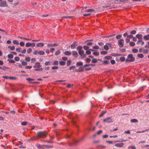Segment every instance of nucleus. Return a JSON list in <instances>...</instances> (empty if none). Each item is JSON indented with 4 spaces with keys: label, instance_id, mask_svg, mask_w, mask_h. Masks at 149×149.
Segmentation results:
<instances>
[{
    "label": "nucleus",
    "instance_id": "nucleus-1",
    "mask_svg": "<svg viewBox=\"0 0 149 149\" xmlns=\"http://www.w3.org/2000/svg\"><path fill=\"white\" fill-rule=\"evenodd\" d=\"M127 58L126 60V62L128 63L129 62H133L134 61L135 59L133 57V55L132 54H129L127 56Z\"/></svg>",
    "mask_w": 149,
    "mask_h": 149
},
{
    "label": "nucleus",
    "instance_id": "nucleus-2",
    "mask_svg": "<svg viewBox=\"0 0 149 149\" xmlns=\"http://www.w3.org/2000/svg\"><path fill=\"white\" fill-rule=\"evenodd\" d=\"M37 136L38 138H45L46 137V134L44 132H39L37 133Z\"/></svg>",
    "mask_w": 149,
    "mask_h": 149
},
{
    "label": "nucleus",
    "instance_id": "nucleus-3",
    "mask_svg": "<svg viewBox=\"0 0 149 149\" xmlns=\"http://www.w3.org/2000/svg\"><path fill=\"white\" fill-rule=\"evenodd\" d=\"M84 138V137H83L79 141L74 140L73 141V142L72 143H70L69 144V145L70 146L73 147L74 146H76L77 144V143L80 142H81V141L83 140Z\"/></svg>",
    "mask_w": 149,
    "mask_h": 149
},
{
    "label": "nucleus",
    "instance_id": "nucleus-4",
    "mask_svg": "<svg viewBox=\"0 0 149 149\" xmlns=\"http://www.w3.org/2000/svg\"><path fill=\"white\" fill-rule=\"evenodd\" d=\"M109 48L111 49L112 48V44L110 43H106L104 47V49L106 50H108L109 49Z\"/></svg>",
    "mask_w": 149,
    "mask_h": 149
},
{
    "label": "nucleus",
    "instance_id": "nucleus-5",
    "mask_svg": "<svg viewBox=\"0 0 149 149\" xmlns=\"http://www.w3.org/2000/svg\"><path fill=\"white\" fill-rule=\"evenodd\" d=\"M124 42V39H121L119 40L118 41V46L120 47H122L124 46L123 42Z\"/></svg>",
    "mask_w": 149,
    "mask_h": 149
},
{
    "label": "nucleus",
    "instance_id": "nucleus-6",
    "mask_svg": "<svg viewBox=\"0 0 149 149\" xmlns=\"http://www.w3.org/2000/svg\"><path fill=\"white\" fill-rule=\"evenodd\" d=\"M103 121L104 122L109 123L110 122H112L113 121L112 119L111 118V117H108L104 119L103 120Z\"/></svg>",
    "mask_w": 149,
    "mask_h": 149
},
{
    "label": "nucleus",
    "instance_id": "nucleus-7",
    "mask_svg": "<svg viewBox=\"0 0 149 149\" xmlns=\"http://www.w3.org/2000/svg\"><path fill=\"white\" fill-rule=\"evenodd\" d=\"M6 2L5 1H3L0 2V6L1 7H5L7 6Z\"/></svg>",
    "mask_w": 149,
    "mask_h": 149
},
{
    "label": "nucleus",
    "instance_id": "nucleus-8",
    "mask_svg": "<svg viewBox=\"0 0 149 149\" xmlns=\"http://www.w3.org/2000/svg\"><path fill=\"white\" fill-rule=\"evenodd\" d=\"M40 67V64L38 62H36L35 63V65H34L33 66V68H39Z\"/></svg>",
    "mask_w": 149,
    "mask_h": 149
},
{
    "label": "nucleus",
    "instance_id": "nucleus-9",
    "mask_svg": "<svg viewBox=\"0 0 149 149\" xmlns=\"http://www.w3.org/2000/svg\"><path fill=\"white\" fill-rule=\"evenodd\" d=\"M124 145V143H118L116 144L115 146L118 147H122Z\"/></svg>",
    "mask_w": 149,
    "mask_h": 149
},
{
    "label": "nucleus",
    "instance_id": "nucleus-10",
    "mask_svg": "<svg viewBox=\"0 0 149 149\" xmlns=\"http://www.w3.org/2000/svg\"><path fill=\"white\" fill-rule=\"evenodd\" d=\"M72 55L75 57H77L78 56V54L77 52L75 51H72Z\"/></svg>",
    "mask_w": 149,
    "mask_h": 149
},
{
    "label": "nucleus",
    "instance_id": "nucleus-11",
    "mask_svg": "<svg viewBox=\"0 0 149 149\" xmlns=\"http://www.w3.org/2000/svg\"><path fill=\"white\" fill-rule=\"evenodd\" d=\"M136 37L139 39L142 40L143 36L141 34H138L136 35Z\"/></svg>",
    "mask_w": 149,
    "mask_h": 149
},
{
    "label": "nucleus",
    "instance_id": "nucleus-12",
    "mask_svg": "<svg viewBox=\"0 0 149 149\" xmlns=\"http://www.w3.org/2000/svg\"><path fill=\"white\" fill-rule=\"evenodd\" d=\"M64 54L66 55L70 56L71 54L72 53L69 51H66L64 52Z\"/></svg>",
    "mask_w": 149,
    "mask_h": 149
},
{
    "label": "nucleus",
    "instance_id": "nucleus-13",
    "mask_svg": "<svg viewBox=\"0 0 149 149\" xmlns=\"http://www.w3.org/2000/svg\"><path fill=\"white\" fill-rule=\"evenodd\" d=\"M44 46V44L42 42L39 43L37 44V47H42Z\"/></svg>",
    "mask_w": 149,
    "mask_h": 149
},
{
    "label": "nucleus",
    "instance_id": "nucleus-14",
    "mask_svg": "<svg viewBox=\"0 0 149 149\" xmlns=\"http://www.w3.org/2000/svg\"><path fill=\"white\" fill-rule=\"evenodd\" d=\"M143 38L146 40H149V34L144 36L143 37Z\"/></svg>",
    "mask_w": 149,
    "mask_h": 149
},
{
    "label": "nucleus",
    "instance_id": "nucleus-15",
    "mask_svg": "<svg viewBox=\"0 0 149 149\" xmlns=\"http://www.w3.org/2000/svg\"><path fill=\"white\" fill-rule=\"evenodd\" d=\"M83 47L81 46H79L77 48V49L79 51V52L82 50Z\"/></svg>",
    "mask_w": 149,
    "mask_h": 149
},
{
    "label": "nucleus",
    "instance_id": "nucleus-16",
    "mask_svg": "<svg viewBox=\"0 0 149 149\" xmlns=\"http://www.w3.org/2000/svg\"><path fill=\"white\" fill-rule=\"evenodd\" d=\"M76 65L77 66H81L83 65V63L81 62H78L76 63Z\"/></svg>",
    "mask_w": 149,
    "mask_h": 149
},
{
    "label": "nucleus",
    "instance_id": "nucleus-17",
    "mask_svg": "<svg viewBox=\"0 0 149 149\" xmlns=\"http://www.w3.org/2000/svg\"><path fill=\"white\" fill-rule=\"evenodd\" d=\"M110 64L109 62L107 61H103V64L104 65H108Z\"/></svg>",
    "mask_w": 149,
    "mask_h": 149
},
{
    "label": "nucleus",
    "instance_id": "nucleus-18",
    "mask_svg": "<svg viewBox=\"0 0 149 149\" xmlns=\"http://www.w3.org/2000/svg\"><path fill=\"white\" fill-rule=\"evenodd\" d=\"M130 121L132 123H138V120L137 119H133L130 120Z\"/></svg>",
    "mask_w": 149,
    "mask_h": 149
},
{
    "label": "nucleus",
    "instance_id": "nucleus-19",
    "mask_svg": "<svg viewBox=\"0 0 149 149\" xmlns=\"http://www.w3.org/2000/svg\"><path fill=\"white\" fill-rule=\"evenodd\" d=\"M106 112V111H103L102 112L101 114L99 116V117L100 118L102 117Z\"/></svg>",
    "mask_w": 149,
    "mask_h": 149
},
{
    "label": "nucleus",
    "instance_id": "nucleus-20",
    "mask_svg": "<svg viewBox=\"0 0 149 149\" xmlns=\"http://www.w3.org/2000/svg\"><path fill=\"white\" fill-rule=\"evenodd\" d=\"M65 62L62 61H60L59 62V64L61 65H65Z\"/></svg>",
    "mask_w": 149,
    "mask_h": 149
},
{
    "label": "nucleus",
    "instance_id": "nucleus-21",
    "mask_svg": "<svg viewBox=\"0 0 149 149\" xmlns=\"http://www.w3.org/2000/svg\"><path fill=\"white\" fill-rule=\"evenodd\" d=\"M71 63V61L70 60H68L67 62V65L68 66L70 65Z\"/></svg>",
    "mask_w": 149,
    "mask_h": 149
},
{
    "label": "nucleus",
    "instance_id": "nucleus-22",
    "mask_svg": "<svg viewBox=\"0 0 149 149\" xmlns=\"http://www.w3.org/2000/svg\"><path fill=\"white\" fill-rule=\"evenodd\" d=\"M105 59L107 60H109L112 58V57L111 56H107L104 57Z\"/></svg>",
    "mask_w": 149,
    "mask_h": 149
},
{
    "label": "nucleus",
    "instance_id": "nucleus-23",
    "mask_svg": "<svg viewBox=\"0 0 149 149\" xmlns=\"http://www.w3.org/2000/svg\"><path fill=\"white\" fill-rule=\"evenodd\" d=\"M8 48H9V49H10L11 50H13L15 49V47L14 46H9L8 47Z\"/></svg>",
    "mask_w": 149,
    "mask_h": 149
},
{
    "label": "nucleus",
    "instance_id": "nucleus-24",
    "mask_svg": "<svg viewBox=\"0 0 149 149\" xmlns=\"http://www.w3.org/2000/svg\"><path fill=\"white\" fill-rule=\"evenodd\" d=\"M32 45V44L29 43V42H27L26 43L25 46L26 47H28L30 46H31Z\"/></svg>",
    "mask_w": 149,
    "mask_h": 149
},
{
    "label": "nucleus",
    "instance_id": "nucleus-25",
    "mask_svg": "<svg viewBox=\"0 0 149 149\" xmlns=\"http://www.w3.org/2000/svg\"><path fill=\"white\" fill-rule=\"evenodd\" d=\"M137 56L140 58H143L144 57L143 55L141 54H139L137 55Z\"/></svg>",
    "mask_w": 149,
    "mask_h": 149
},
{
    "label": "nucleus",
    "instance_id": "nucleus-26",
    "mask_svg": "<svg viewBox=\"0 0 149 149\" xmlns=\"http://www.w3.org/2000/svg\"><path fill=\"white\" fill-rule=\"evenodd\" d=\"M93 55H95V56H98L99 55V53L97 52H94L93 53Z\"/></svg>",
    "mask_w": 149,
    "mask_h": 149
},
{
    "label": "nucleus",
    "instance_id": "nucleus-27",
    "mask_svg": "<svg viewBox=\"0 0 149 149\" xmlns=\"http://www.w3.org/2000/svg\"><path fill=\"white\" fill-rule=\"evenodd\" d=\"M45 54V52L42 51H39V54L40 55H44Z\"/></svg>",
    "mask_w": 149,
    "mask_h": 149
},
{
    "label": "nucleus",
    "instance_id": "nucleus-28",
    "mask_svg": "<svg viewBox=\"0 0 149 149\" xmlns=\"http://www.w3.org/2000/svg\"><path fill=\"white\" fill-rule=\"evenodd\" d=\"M132 51L134 53H136L138 52V50L136 49H132Z\"/></svg>",
    "mask_w": 149,
    "mask_h": 149
},
{
    "label": "nucleus",
    "instance_id": "nucleus-29",
    "mask_svg": "<svg viewBox=\"0 0 149 149\" xmlns=\"http://www.w3.org/2000/svg\"><path fill=\"white\" fill-rule=\"evenodd\" d=\"M8 57L9 58H13V56L12 54H9L8 55Z\"/></svg>",
    "mask_w": 149,
    "mask_h": 149
},
{
    "label": "nucleus",
    "instance_id": "nucleus-30",
    "mask_svg": "<svg viewBox=\"0 0 149 149\" xmlns=\"http://www.w3.org/2000/svg\"><path fill=\"white\" fill-rule=\"evenodd\" d=\"M13 42V43L15 44L18 45L19 44V43L18 41L16 40H14Z\"/></svg>",
    "mask_w": 149,
    "mask_h": 149
},
{
    "label": "nucleus",
    "instance_id": "nucleus-31",
    "mask_svg": "<svg viewBox=\"0 0 149 149\" xmlns=\"http://www.w3.org/2000/svg\"><path fill=\"white\" fill-rule=\"evenodd\" d=\"M76 67L74 65V66H72L70 67V68H69V69L70 70H74L75 69H76Z\"/></svg>",
    "mask_w": 149,
    "mask_h": 149
},
{
    "label": "nucleus",
    "instance_id": "nucleus-32",
    "mask_svg": "<svg viewBox=\"0 0 149 149\" xmlns=\"http://www.w3.org/2000/svg\"><path fill=\"white\" fill-rule=\"evenodd\" d=\"M130 45L132 47L134 46L135 45V43L132 42H130L129 43Z\"/></svg>",
    "mask_w": 149,
    "mask_h": 149
},
{
    "label": "nucleus",
    "instance_id": "nucleus-33",
    "mask_svg": "<svg viewBox=\"0 0 149 149\" xmlns=\"http://www.w3.org/2000/svg\"><path fill=\"white\" fill-rule=\"evenodd\" d=\"M91 59L89 58H87L86 59V63H89L91 62Z\"/></svg>",
    "mask_w": 149,
    "mask_h": 149
},
{
    "label": "nucleus",
    "instance_id": "nucleus-34",
    "mask_svg": "<svg viewBox=\"0 0 149 149\" xmlns=\"http://www.w3.org/2000/svg\"><path fill=\"white\" fill-rule=\"evenodd\" d=\"M120 60L121 62H123L125 60V58L124 57H122L120 58Z\"/></svg>",
    "mask_w": 149,
    "mask_h": 149
},
{
    "label": "nucleus",
    "instance_id": "nucleus-35",
    "mask_svg": "<svg viewBox=\"0 0 149 149\" xmlns=\"http://www.w3.org/2000/svg\"><path fill=\"white\" fill-rule=\"evenodd\" d=\"M39 51H38L37 50H35L33 53V54L34 55H36L38 54H39Z\"/></svg>",
    "mask_w": 149,
    "mask_h": 149
},
{
    "label": "nucleus",
    "instance_id": "nucleus-36",
    "mask_svg": "<svg viewBox=\"0 0 149 149\" xmlns=\"http://www.w3.org/2000/svg\"><path fill=\"white\" fill-rule=\"evenodd\" d=\"M16 51L18 52H21V48H17L16 49Z\"/></svg>",
    "mask_w": 149,
    "mask_h": 149
},
{
    "label": "nucleus",
    "instance_id": "nucleus-37",
    "mask_svg": "<svg viewBox=\"0 0 149 149\" xmlns=\"http://www.w3.org/2000/svg\"><path fill=\"white\" fill-rule=\"evenodd\" d=\"M143 52L144 54H147L148 53V51L147 49H143Z\"/></svg>",
    "mask_w": 149,
    "mask_h": 149
},
{
    "label": "nucleus",
    "instance_id": "nucleus-38",
    "mask_svg": "<svg viewBox=\"0 0 149 149\" xmlns=\"http://www.w3.org/2000/svg\"><path fill=\"white\" fill-rule=\"evenodd\" d=\"M27 122L25 121V122H22L21 123V124L22 125L25 126L27 125Z\"/></svg>",
    "mask_w": 149,
    "mask_h": 149
},
{
    "label": "nucleus",
    "instance_id": "nucleus-39",
    "mask_svg": "<svg viewBox=\"0 0 149 149\" xmlns=\"http://www.w3.org/2000/svg\"><path fill=\"white\" fill-rule=\"evenodd\" d=\"M7 61L10 63H15V61L13 60L8 59Z\"/></svg>",
    "mask_w": 149,
    "mask_h": 149
},
{
    "label": "nucleus",
    "instance_id": "nucleus-40",
    "mask_svg": "<svg viewBox=\"0 0 149 149\" xmlns=\"http://www.w3.org/2000/svg\"><path fill=\"white\" fill-rule=\"evenodd\" d=\"M107 51H102L100 53L102 55H105L107 53Z\"/></svg>",
    "mask_w": 149,
    "mask_h": 149
},
{
    "label": "nucleus",
    "instance_id": "nucleus-41",
    "mask_svg": "<svg viewBox=\"0 0 149 149\" xmlns=\"http://www.w3.org/2000/svg\"><path fill=\"white\" fill-rule=\"evenodd\" d=\"M43 69L44 68H41L38 69L36 68L34 69V70L35 71L42 70H43Z\"/></svg>",
    "mask_w": 149,
    "mask_h": 149
},
{
    "label": "nucleus",
    "instance_id": "nucleus-42",
    "mask_svg": "<svg viewBox=\"0 0 149 149\" xmlns=\"http://www.w3.org/2000/svg\"><path fill=\"white\" fill-rule=\"evenodd\" d=\"M83 48L85 50H88L89 49V47L88 46L86 45L84 46Z\"/></svg>",
    "mask_w": 149,
    "mask_h": 149
},
{
    "label": "nucleus",
    "instance_id": "nucleus-43",
    "mask_svg": "<svg viewBox=\"0 0 149 149\" xmlns=\"http://www.w3.org/2000/svg\"><path fill=\"white\" fill-rule=\"evenodd\" d=\"M94 11V10L93 9H88L86 10V11L88 12H92Z\"/></svg>",
    "mask_w": 149,
    "mask_h": 149
},
{
    "label": "nucleus",
    "instance_id": "nucleus-44",
    "mask_svg": "<svg viewBox=\"0 0 149 149\" xmlns=\"http://www.w3.org/2000/svg\"><path fill=\"white\" fill-rule=\"evenodd\" d=\"M97 60L95 58L93 59L92 61V62L93 63H96L97 62Z\"/></svg>",
    "mask_w": 149,
    "mask_h": 149
},
{
    "label": "nucleus",
    "instance_id": "nucleus-45",
    "mask_svg": "<svg viewBox=\"0 0 149 149\" xmlns=\"http://www.w3.org/2000/svg\"><path fill=\"white\" fill-rule=\"evenodd\" d=\"M36 147L39 149H42V145L40 144H37Z\"/></svg>",
    "mask_w": 149,
    "mask_h": 149
},
{
    "label": "nucleus",
    "instance_id": "nucleus-46",
    "mask_svg": "<svg viewBox=\"0 0 149 149\" xmlns=\"http://www.w3.org/2000/svg\"><path fill=\"white\" fill-rule=\"evenodd\" d=\"M25 60L27 62H29L30 61V58L28 57L25 58Z\"/></svg>",
    "mask_w": 149,
    "mask_h": 149
},
{
    "label": "nucleus",
    "instance_id": "nucleus-47",
    "mask_svg": "<svg viewBox=\"0 0 149 149\" xmlns=\"http://www.w3.org/2000/svg\"><path fill=\"white\" fill-rule=\"evenodd\" d=\"M76 45L73 44H72L71 45V48L72 49H74L75 48Z\"/></svg>",
    "mask_w": 149,
    "mask_h": 149
},
{
    "label": "nucleus",
    "instance_id": "nucleus-48",
    "mask_svg": "<svg viewBox=\"0 0 149 149\" xmlns=\"http://www.w3.org/2000/svg\"><path fill=\"white\" fill-rule=\"evenodd\" d=\"M122 36L121 35H117L116 36V38L117 39H118L120 38H121Z\"/></svg>",
    "mask_w": 149,
    "mask_h": 149
},
{
    "label": "nucleus",
    "instance_id": "nucleus-49",
    "mask_svg": "<svg viewBox=\"0 0 149 149\" xmlns=\"http://www.w3.org/2000/svg\"><path fill=\"white\" fill-rule=\"evenodd\" d=\"M84 53V51L83 50H82L80 51V52H79V53L80 56L82 55Z\"/></svg>",
    "mask_w": 149,
    "mask_h": 149
},
{
    "label": "nucleus",
    "instance_id": "nucleus-50",
    "mask_svg": "<svg viewBox=\"0 0 149 149\" xmlns=\"http://www.w3.org/2000/svg\"><path fill=\"white\" fill-rule=\"evenodd\" d=\"M19 38H21V39H23L24 40H26L27 41H29V40H31V39H29L26 38H24V37H19Z\"/></svg>",
    "mask_w": 149,
    "mask_h": 149
},
{
    "label": "nucleus",
    "instance_id": "nucleus-51",
    "mask_svg": "<svg viewBox=\"0 0 149 149\" xmlns=\"http://www.w3.org/2000/svg\"><path fill=\"white\" fill-rule=\"evenodd\" d=\"M45 64L46 65H51V63L47 61V62H46L45 63Z\"/></svg>",
    "mask_w": 149,
    "mask_h": 149
},
{
    "label": "nucleus",
    "instance_id": "nucleus-52",
    "mask_svg": "<svg viewBox=\"0 0 149 149\" xmlns=\"http://www.w3.org/2000/svg\"><path fill=\"white\" fill-rule=\"evenodd\" d=\"M60 53V51L59 50L57 51L55 53V55H59Z\"/></svg>",
    "mask_w": 149,
    "mask_h": 149
},
{
    "label": "nucleus",
    "instance_id": "nucleus-53",
    "mask_svg": "<svg viewBox=\"0 0 149 149\" xmlns=\"http://www.w3.org/2000/svg\"><path fill=\"white\" fill-rule=\"evenodd\" d=\"M86 53L88 55H90L91 54V52L90 50H88L86 51Z\"/></svg>",
    "mask_w": 149,
    "mask_h": 149
},
{
    "label": "nucleus",
    "instance_id": "nucleus-54",
    "mask_svg": "<svg viewBox=\"0 0 149 149\" xmlns=\"http://www.w3.org/2000/svg\"><path fill=\"white\" fill-rule=\"evenodd\" d=\"M136 33V31L135 30H133L130 32V33L131 34H135Z\"/></svg>",
    "mask_w": 149,
    "mask_h": 149
},
{
    "label": "nucleus",
    "instance_id": "nucleus-55",
    "mask_svg": "<svg viewBox=\"0 0 149 149\" xmlns=\"http://www.w3.org/2000/svg\"><path fill=\"white\" fill-rule=\"evenodd\" d=\"M93 48L94 49H99V47L98 46H95L93 47Z\"/></svg>",
    "mask_w": 149,
    "mask_h": 149
},
{
    "label": "nucleus",
    "instance_id": "nucleus-56",
    "mask_svg": "<svg viewBox=\"0 0 149 149\" xmlns=\"http://www.w3.org/2000/svg\"><path fill=\"white\" fill-rule=\"evenodd\" d=\"M19 45L23 47L24 46L25 44L24 42H20Z\"/></svg>",
    "mask_w": 149,
    "mask_h": 149
},
{
    "label": "nucleus",
    "instance_id": "nucleus-57",
    "mask_svg": "<svg viewBox=\"0 0 149 149\" xmlns=\"http://www.w3.org/2000/svg\"><path fill=\"white\" fill-rule=\"evenodd\" d=\"M110 62L111 64L112 65H113L115 64V61L114 60H112L110 61Z\"/></svg>",
    "mask_w": 149,
    "mask_h": 149
},
{
    "label": "nucleus",
    "instance_id": "nucleus-58",
    "mask_svg": "<svg viewBox=\"0 0 149 149\" xmlns=\"http://www.w3.org/2000/svg\"><path fill=\"white\" fill-rule=\"evenodd\" d=\"M15 60L17 61H18L19 60V58L18 57H16L14 58Z\"/></svg>",
    "mask_w": 149,
    "mask_h": 149
},
{
    "label": "nucleus",
    "instance_id": "nucleus-59",
    "mask_svg": "<svg viewBox=\"0 0 149 149\" xmlns=\"http://www.w3.org/2000/svg\"><path fill=\"white\" fill-rule=\"evenodd\" d=\"M58 67L57 66H54L52 68V70H56L58 68Z\"/></svg>",
    "mask_w": 149,
    "mask_h": 149
},
{
    "label": "nucleus",
    "instance_id": "nucleus-60",
    "mask_svg": "<svg viewBox=\"0 0 149 149\" xmlns=\"http://www.w3.org/2000/svg\"><path fill=\"white\" fill-rule=\"evenodd\" d=\"M32 49H31L30 48L27 50V52L28 54H29L31 52Z\"/></svg>",
    "mask_w": 149,
    "mask_h": 149
},
{
    "label": "nucleus",
    "instance_id": "nucleus-61",
    "mask_svg": "<svg viewBox=\"0 0 149 149\" xmlns=\"http://www.w3.org/2000/svg\"><path fill=\"white\" fill-rule=\"evenodd\" d=\"M22 64L23 65H26L27 64V63L25 61L22 62Z\"/></svg>",
    "mask_w": 149,
    "mask_h": 149
},
{
    "label": "nucleus",
    "instance_id": "nucleus-62",
    "mask_svg": "<svg viewBox=\"0 0 149 149\" xmlns=\"http://www.w3.org/2000/svg\"><path fill=\"white\" fill-rule=\"evenodd\" d=\"M127 38H128L131 39L133 37V36L132 35H129L127 36Z\"/></svg>",
    "mask_w": 149,
    "mask_h": 149
},
{
    "label": "nucleus",
    "instance_id": "nucleus-63",
    "mask_svg": "<svg viewBox=\"0 0 149 149\" xmlns=\"http://www.w3.org/2000/svg\"><path fill=\"white\" fill-rule=\"evenodd\" d=\"M54 64L55 65H57L58 64V62L56 61L54 62Z\"/></svg>",
    "mask_w": 149,
    "mask_h": 149
},
{
    "label": "nucleus",
    "instance_id": "nucleus-64",
    "mask_svg": "<svg viewBox=\"0 0 149 149\" xmlns=\"http://www.w3.org/2000/svg\"><path fill=\"white\" fill-rule=\"evenodd\" d=\"M26 49H24L23 50H21V52L22 54H24L26 53Z\"/></svg>",
    "mask_w": 149,
    "mask_h": 149
}]
</instances>
